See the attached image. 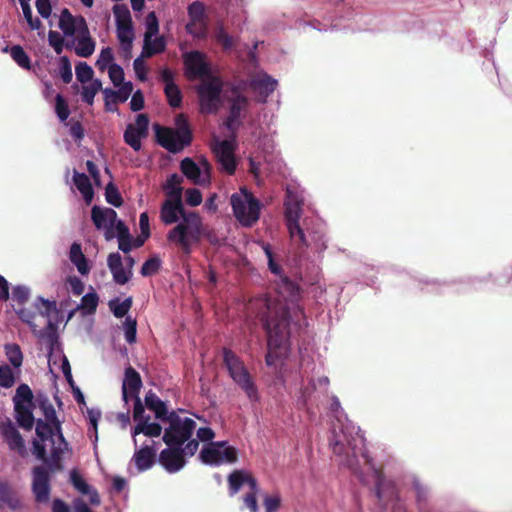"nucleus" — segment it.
I'll return each instance as SVG.
<instances>
[{"label": "nucleus", "instance_id": "f257e3e1", "mask_svg": "<svg viewBox=\"0 0 512 512\" xmlns=\"http://www.w3.org/2000/svg\"><path fill=\"white\" fill-rule=\"evenodd\" d=\"M175 199L168 198L161 207L160 218L167 224L178 223L167 234V239L175 243L183 253L190 254L192 244L198 243L203 233V223L200 215L196 212L186 213L179 191L174 193Z\"/></svg>", "mask_w": 512, "mask_h": 512}, {"label": "nucleus", "instance_id": "f03ea898", "mask_svg": "<svg viewBox=\"0 0 512 512\" xmlns=\"http://www.w3.org/2000/svg\"><path fill=\"white\" fill-rule=\"evenodd\" d=\"M267 313L262 315L260 321L267 334L268 352L265 357L266 364L273 366L278 358L277 350L289 338V321L287 307L283 304H266Z\"/></svg>", "mask_w": 512, "mask_h": 512}, {"label": "nucleus", "instance_id": "7ed1b4c3", "mask_svg": "<svg viewBox=\"0 0 512 512\" xmlns=\"http://www.w3.org/2000/svg\"><path fill=\"white\" fill-rule=\"evenodd\" d=\"M176 128L155 126L157 143L171 153H178L192 142V131L184 114L175 119Z\"/></svg>", "mask_w": 512, "mask_h": 512}, {"label": "nucleus", "instance_id": "20e7f679", "mask_svg": "<svg viewBox=\"0 0 512 512\" xmlns=\"http://www.w3.org/2000/svg\"><path fill=\"white\" fill-rule=\"evenodd\" d=\"M223 362L230 377L244 391L251 402L259 400L257 386L244 362L229 348H223Z\"/></svg>", "mask_w": 512, "mask_h": 512}, {"label": "nucleus", "instance_id": "39448f33", "mask_svg": "<svg viewBox=\"0 0 512 512\" xmlns=\"http://www.w3.org/2000/svg\"><path fill=\"white\" fill-rule=\"evenodd\" d=\"M287 198L288 199L284 203L286 226L291 239L297 244L300 252H304L308 248L309 243L306 239L304 229L299 223V219L302 214L303 202L297 199L296 196H292L290 190H287Z\"/></svg>", "mask_w": 512, "mask_h": 512}, {"label": "nucleus", "instance_id": "423d86ee", "mask_svg": "<svg viewBox=\"0 0 512 512\" xmlns=\"http://www.w3.org/2000/svg\"><path fill=\"white\" fill-rule=\"evenodd\" d=\"M164 422L169 426L164 430L162 440L169 447H182L191 438L196 428V422L193 419L181 418L176 411H171Z\"/></svg>", "mask_w": 512, "mask_h": 512}, {"label": "nucleus", "instance_id": "0eeeda50", "mask_svg": "<svg viewBox=\"0 0 512 512\" xmlns=\"http://www.w3.org/2000/svg\"><path fill=\"white\" fill-rule=\"evenodd\" d=\"M223 82L217 76L202 79L196 87L202 113L211 114L218 111L221 103Z\"/></svg>", "mask_w": 512, "mask_h": 512}, {"label": "nucleus", "instance_id": "6e6552de", "mask_svg": "<svg viewBox=\"0 0 512 512\" xmlns=\"http://www.w3.org/2000/svg\"><path fill=\"white\" fill-rule=\"evenodd\" d=\"M231 206L235 218L246 227H251L256 223L260 216V203L250 193L243 196L233 194L231 196Z\"/></svg>", "mask_w": 512, "mask_h": 512}, {"label": "nucleus", "instance_id": "1a4fd4ad", "mask_svg": "<svg viewBox=\"0 0 512 512\" xmlns=\"http://www.w3.org/2000/svg\"><path fill=\"white\" fill-rule=\"evenodd\" d=\"M241 91L240 85H231L230 90L226 91L225 99L229 103V115L224 125L231 131L237 130L240 126L242 112L248 108L249 100Z\"/></svg>", "mask_w": 512, "mask_h": 512}, {"label": "nucleus", "instance_id": "9d476101", "mask_svg": "<svg viewBox=\"0 0 512 512\" xmlns=\"http://www.w3.org/2000/svg\"><path fill=\"white\" fill-rule=\"evenodd\" d=\"M201 460L206 464L219 465L221 463H235L237 450L232 446H226L225 441L211 442L200 452Z\"/></svg>", "mask_w": 512, "mask_h": 512}, {"label": "nucleus", "instance_id": "9b49d317", "mask_svg": "<svg viewBox=\"0 0 512 512\" xmlns=\"http://www.w3.org/2000/svg\"><path fill=\"white\" fill-rule=\"evenodd\" d=\"M363 457L365 458V463L370 466L373 477L375 481V494L379 501H392L397 498V491L395 484L392 481H388L385 478L383 470L381 467H376L373 464L372 458L363 453Z\"/></svg>", "mask_w": 512, "mask_h": 512}, {"label": "nucleus", "instance_id": "f8f14e48", "mask_svg": "<svg viewBox=\"0 0 512 512\" xmlns=\"http://www.w3.org/2000/svg\"><path fill=\"white\" fill-rule=\"evenodd\" d=\"M149 117L145 113L138 114L134 124H128L124 134V142L134 151L138 152L142 148L141 140L148 136Z\"/></svg>", "mask_w": 512, "mask_h": 512}, {"label": "nucleus", "instance_id": "ddd939ff", "mask_svg": "<svg viewBox=\"0 0 512 512\" xmlns=\"http://www.w3.org/2000/svg\"><path fill=\"white\" fill-rule=\"evenodd\" d=\"M186 75L189 79H207L211 76V69L206 61V56L200 51H190L184 54Z\"/></svg>", "mask_w": 512, "mask_h": 512}, {"label": "nucleus", "instance_id": "4468645a", "mask_svg": "<svg viewBox=\"0 0 512 512\" xmlns=\"http://www.w3.org/2000/svg\"><path fill=\"white\" fill-rule=\"evenodd\" d=\"M212 151L221 166V170L228 175H233L237 168L234 144L229 140L216 141Z\"/></svg>", "mask_w": 512, "mask_h": 512}, {"label": "nucleus", "instance_id": "2eb2a0df", "mask_svg": "<svg viewBox=\"0 0 512 512\" xmlns=\"http://www.w3.org/2000/svg\"><path fill=\"white\" fill-rule=\"evenodd\" d=\"M51 473L50 468L44 466H36L33 468V481L32 491L35 496V500L39 503H46L50 497V480Z\"/></svg>", "mask_w": 512, "mask_h": 512}, {"label": "nucleus", "instance_id": "dca6fc26", "mask_svg": "<svg viewBox=\"0 0 512 512\" xmlns=\"http://www.w3.org/2000/svg\"><path fill=\"white\" fill-rule=\"evenodd\" d=\"M279 294L282 299L267 298L262 302V308L259 313V318H262L263 314L267 313L266 304L271 302L273 305L283 304L287 307L288 321L290 322L289 307L287 300L294 301L299 295V287L296 283L291 281L287 276H281L279 283Z\"/></svg>", "mask_w": 512, "mask_h": 512}, {"label": "nucleus", "instance_id": "f3484780", "mask_svg": "<svg viewBox=\"0 0 512 512\" xmlns=\"http://www.w3.org/2000/svg\"><path fill=\"white\" fill-rule=\"evenodd\" d=\"M67 447L68 446L65 447L61 443V441H59L58 446L53 445L51 450V456L50 458H48L44 444L36 440L33 441V453L36 455L38 459L48 464L52 472L62 469L61 459Z\"/></svg>", "mask_w": 512, "mask_h": 512}, {"label": "nucleus", "instance_id": "a211bd4d", "mask_svg": "<svg viewBox=\"0 0 512 512\" xmlns=\"http://www.w3.org/2000/svg\"><path fill=\"white\" fill-rule=\"evenodd\" d=\"M158 460L159 463L169 473L178 472L186 464L185 457L183 456L182 447L180 446H168V448L163 449L160 452Z\"/></svg>", "mask_w": 512, "mask_h": 512}, {"label": "nucleus", "instance_id": "6ab92c4d", "mask_svg": "<svg viewBox=\"0 0 512 512\" xmlns=\"http://www.w3.org/2000/svg\"><path fill=\"white\" fill-rule=\"evenodd\" d=\"M95 47L96 43L90 35L86 20L80 16L75 54L79 57L88 58L94 53Z\"/></svg>", "mask_w": 512, "mask_h": 512}, {"label": "nucleus", "instance_id": "aec40b11", "mask_svg": "<svg viewBox=\"0 0 512 512\" xmlns=\"http://www.w3.org/2000/svg\"><path fill=\"white\" fill-rule=\"evenodd\" d=\"M142 387V379L140 374L131 366L125 369L124 380L122 384V398L128 403L130 397L139 395Z\"/></svg>", "mask_w": 512, "mask_h": 512}, {"label": "nucleus", "instance_id": "412c9836", "mask_svg": "<svg viewBox=\"0 0 512 512\" xmlns=\"http://www.w3.org/2000/svg\"><path fill=\"white\" fill-rule=\"evenodd\" d=\"M107 265L112 273L113 280L119 285L126 284L133 275L132 271L124 269L122 257L118 252L110 253L108 255Z\"/></svg>", "mask_w": 512, "mask_h": 512}, {"label": "nucleus", "instance_id": "4be33fe9", "mask_svg": "<svg viewBox=\"0 0 512 512\" xmlns=\"http://www.w3.org/2000/svg\"><path fill=\"white\" fill-rule=\"evenodd\" d=\"M249 87L257 92L262 98L263 102L271 95L277 87V80L273 79L266 73L259 74L252 78L249 82Z\"/></svg>", "mask_w": 512, "mask_h": 512}, {"label": "nucleus", "instance_id": "5701e85b", "mask_svg": "<svg viewBox=\"0 0 512 512\" xmlns=\"http://www.w3.org/2000/svg\"><path fill=\"white\" fill-rule=\"evenodd\" d=\"M303 229L306 234V239L309 243V247H314L316 251H323L326 249L325 239H324V231L320 224L316 226H309V219L305 218L303 220Z\"/></svg>", "mask_w": 512, "mask_h": 512}, {"label": "nucleus", "instance_id": "b1692460", "mask_svg": "<svg viewBox=\"0 0 512 512\" xmlns=\"http://www.w3.org/2000/svg\"><path fill=\"white\" fill-rule=\"evenodd\" d=\"M91 219L97 230H102L104 227L114 225L117 219V213L112 208H101L97 205L91 209Z\"/></svg>", "mask_w": 512, "mask_h": 512}, {"label": "nucleus", "instance_id": "393cba45", "mask_svg": "<svg viewBox=\"0 0 512 512\" xmlns=\"http://www.w3.org/2000/svg\"><path fill=\"white\" fill-rule=\"evenodd\" d=\"M39 408L43 412V415L45 417V420L55 427L57 431V438L61 443L66 447L68 446V443L66 442L62 431H61V423L57 418L56 411L52 403L47 399H41L39 400Z\"/></svg>", "mask_w": 512, "mask_h": 512}, {"label": "nucleus", "instance_id": "a878e982", "mask_svg": "<svg viewBox=\"0 0 512 512\" xmlns=\"http://www.w3.org/2000/svg\"><path fill=\"white\" fill-rule=\"evenodd\" d=\"M2 435L11 450L17 451L22 456L25 454L24 440L12 423L3 428Z\"/></svg>", "mask_w": 512, "mask_h": 512}, {"label": "nucleus", "instance_id": "bb28decb", "mask_svg": "<svg viewBox=\"0 0 512 512\" xmlns=\"http://www.w3.org/2000/svg\"><path fill=\"white\" fill-rule=\"evenodd\" d=\"M133 459L140 472L146 471L155 463L156 450L151 446H144L134 453Z\"/></svg>", "mask_w": 512, "mask_h": 512}, {"label": "nucleus", "instance_id": "cd10ccee", "mask_svg": "<svg viewBox=\"0 0 512 512\" xmlns=\"http://www.w3.org/2000/svg\"><path fill=\"white\" fill-rule=\"evenodd\" d=\"M146 407L155 413V417L160 421H165L169 413L165 402H163L152 390L145 396Z\"/></svg>", "mask_w": 512, "mask_h": 512}, {"label": "nucleus", "instance_id": "c85d7f7f", "mask_svg": "<svg viewBox=\"0 0 512 512\" xmlns=\"http://www.w3.org/2000/svg\"><path fill=\"white\" fill-rule=\"evenodd\" d=\"M73 182L79 192L82 194L83 199L87 205L91 204L94 197V190L89 177L85 173H79L74 170Z\"/></svg>", "mask_w": 512, "mask_h": 512}, {"label": "nucleus", "instance_id": "c756f323", "mask_svg": "<svg viewBox=\"0 0 512 512\" xmlns=\"http://www.w3.org/2000/svg\"><path fill=\"white\" fill-rule=\"evenodd\" d=\"M180 170L193 183H206V179H201V168L195 163V161L192 158H184L180 162Z\"/></svg>", "mask_w": 512, "mask_h": 512}, {"label": "nucleus", "instance_id": "7c9ffc66", "mask_svg": "<svg viewBox=\"0 0 512 512\" xmlns=\"http://www.w3.org/2000/svg\"><path fill=\"white\" fill-rule=\"evenodd\" d=\"M59 28L63 31L65 36L72 37L76 33L78 34L79 18L76 19L69 9L64 8L60 15Z\"/></svg>", "mask_w": 512, "mask_h": 512}, {"label": "nucleus", "instance_id": "2f4dec72", "mask_svg": "<svg viewBox=\"0 0 512 512\" xmlns=\"http://www.w3.org/2000/svg\"><path fill=\"white\" fill-rule=\"evenodd\" d=\"M118 90H112L110 88H105L102 90L104 96L106 98H112L113 104H117L118 102H126L129 96L133 92V84L132 82H126L122 85L118 86Z\"/></svg>", "mask_w": 512, "mask_h": 512}, {"label": "nucleus", "instance_id": "473e14b6", "mask_svg": "<svg viewBox=\"0 0 512 512\" xmlns=\"http://www.w3.org/2000/svg\"><path fill=\"white\" fill-rule=\"evenodd\" d=\"M14 410L16 413V420L19 426L26 430L32 429L34 424V416L31 410V406L22 405L16 402Z\"/></svg>", "mask_w": 512, "mask_h": 512}, {"label": "nucleus", "instance_id": "72a5a7b5", "mask_svg": "<svg viewBox=\"0 0 512 512\" xmlns=\"http://www.w3.org/2000/svg\"><path fill=\"white\" fill-rule=\"evenodd\" d=\"M330 446L336 455L347 454V447L351 446V440L343 429H341L339 433L334 429L333 438L330 440Z\"/></svg>", "mask_w": 512, "mask_h": 512}, {"label": "nucleus", "instance_id": "f704fd0d", "mask_svg": "<svg viewBox=\"0 0 512 512\" xmlns=\"http://www.w3.org/2000/svg\"><path fill=\"white\" fill-rule=\"evenodd\" d=\"M150 416H146L144 420L134 427L133 435L143 433L148 437H159L162 433V426L158 423H150Z\"/></svg>", "mask_w": 512, "mask_h": 512}, {"label": "nucleus", "instance_id": "c9c22d12", "mask_svg": "<svg viewBox=\"0 0 512 512\" xmlns=\"http://www.w3.org/2000/svg\"><path fill=\"white\" fill-rule=\"evenodd\" d=\"M0 501L15 510L20 507L16 493L8 483L0 482Z\"/></svg>", "mask_w": 512, "mask_h": 512}, {"label": "nucleus", "instance_id": "e433bc0d", "mask_svg": "<svg viewBox=\"0 0 512 512\" xmlns=\"http://www.w3.org/2000/svg\"><path fill=\"white\" fill-rule=\"evenodd\" d=\"M113 13L116 20L117 28H122L123 26L129 27L132 26V18L130 11L125 4H116L113 7Z\"/></svg>", "mask_w": 512, "mask_h": 512}, {"label": "nucleus", "instance_id": "4c0bfd02", "mask_svg": "<svg viewBox=\"0 0 512 512\" xmlns=\"http://www.w3.org/2000/svg\"><path fill=\"white\" fill-rule=\"evenodd\" d=\"M249 473L243 470H234L228 476L229 492L230 495L238 493L243 484L247 483Z\"/></svg>", "mask_w": 512, "mask_h": 512}, {"label": "nucleus", "instance_id": "58836bf2", "mask_svg": "<svg viewBox=\"0 0 512 512\" xmlns=\"http://www.w3.org/2000/svg\"><path fill=\"white\" fill-rule=\"evenodd\" d=\"M102 90L100 79L93 80L89 85H83L81 91L82 101L88 105H93L96 94Z\"/></svg>", "mask_w": 512, "mask_h": 512}, {"label": "nucleus", "instance_id": "ea45409f", "mask_svg": "<svg viewBox=\"0 0 512 512\" xmlns=\"http://www.w3.org/2000/svg\"><path fill=\"white\" fill-rule=\"evenodd\" d=\"M5 354L14 368L19 369L22 366L23 354L18 344H6Z\"/></svg>", "mask_w": 512, "mask_h": 512}, {"label": "nucleus", "instance_id": "a19ab883", "mask_svg": "<svg viewBox=\"0 0 512 512\" xmlns=\"http://www.w3.org/2000/svg\"><path fill=\"white\" fill-rule=\"evenodd\" d=\"M187 32L192 36L203 39L208 34V25L206 20H189L186 25Z\"/></svg>", "mask_w": 512, "mask_h": 512}, {"label": "nucleus", "instance_id": "79ce46f5", "mask_svg": "<svg viewBox=\"0 0 512 512\" xmlns=\"http://www.w3.org/2000/svg\"><path fill=\"white\" fill-rule=\"evenodd\" d=\"M36 434L42 441L50 439L52 441L53 445H55L53 436L55 434L57 435V431H56L55 427L53 426V424H51L47 421L44 422L41 419H39L36 423Z\"/></svg>", "mask_w": 512, "mask_h": 512}, {"label": "nucleus", "instance_id": "37998d69", "mask_svg": "<svg viewBox=\"0 0 512 512\" xmlns=\"http://www.w3.org/2000/svg\"><path fill=\"white\" fill-rule=\"evenodd\" d=\"M10 56L21 68L28 70L31 68L30 58L20 45H14L11 47Z\"/></svg>", "mask_w": 512, "mask_h": 512}, {"label": "nucleus", "instance_id": "c03bdc74", "mask_svg": "<svg viewBox=\"0 0 512 512\" xmlns=\"http://www.w3.org/2000/svg\"><path fill=\"white\" fill-rule=\"evenodd\" d=\"M33 401V393L30 387L27 384H20L17 389L15 396L13 397L14 406H16V402L22 405L32 406Z\"/></svg>", "mask_w": 512, "mask_h": 512}, {"label": "nucleus", "instance_id": "a18cd8bd", "mask_svg": "<svg viewBox=\"0 0 512 512\" xmlns=\"http://www.w3.org/2000/svg\"><path fill=\"white\" fill-rule=\"evenodd\" d=\"M132 307V298L128 297L124 301L119 302V299H113L109 302V308L116 318L124 317Z\"/></svg>", "mask_w": 512, "mask_h": 512}, {"label": "nucleus", "instance_id": "49530a36", "mask_svg": "<svg viewBox=\"0 0 512 512\" xmlns=\"http://www.w3.org/2000/svg\"><path fill=\"white\" fill-rule=\"evenodd\" d=\"M165 95L172 108H179L182 104V93L176 84L165 85Z\"/></svg>", "mask_w": 512, "mask_h": 512}, {"label": "nucleus", "instance_id": "de8ad7c7", "mask_svg": "<svg viewBox=\"0 0 512 512\" xmlns=\"http://www.w3.org/2000/svg\"><path fill=\"white\" fill-rule=\"evenodd\" d=\"M75 73L77 80L82 83L86 84L88 82H92L94 79V71L90 65H88L86 62H79L75 66Z\"/></svg>", "mask_w": 512, "mask_h": 512}, {"label": "nucleus", "instance_id": "09e8293b", "mask_svg": "<svg viewBox=\"0 0 512 512\" xmlns=\"http://www.w3.org/2000/svg\"><path fill=\"white\" fill-rule=\"evenodd\" d=\"M105 199L109 204L117 208L123 204V198L119 189L112 181H110L105 187Z\"/></svg>", "mask_w": 512, "mask_h": 512}, {"label": "nucleus", "instance_id": "8fccbe9b", "mask_svg": "<svg viewBox=\"0 0 512 512\" xmlns=\"http://www.w3.org/2000/svg\"><path fill=\"white\" fill-rule=\"evenodd\" d=\"M183 182V179L178 174H172L166 181L165 189L166 194L168 198L175 199V194L177 191H179L180 199H182V187L181 184Z\"/></svg>", "mask_w": 512, "mask_h": 512}, {"label": "nucleus", "instance_id": "3c124183", "mask_svg": "<svg viewBox=\"0 0 512 512\" xmlns=\"http://www.w3.org/2000/svg\"><path fill=\"white\" fill-rule=\"evenodd\" d=\"M16 382L15 374L8 364L0 365V387L9 389Z\"/></svg>", "mask_w": 512, "mask_h": 512}, {"label": "nucleus", "instance_id": "603ef678", "mask_svg": "<svg viewBox=\"0 0 512 512\" xmlns=\"http://www.w3.org/2000/svg\"><path fill=\"white\" fill-rule=\"evenodd\" d=\"M161 264V259L158 256H153L143 263L140 273L144 277L155 275L160 270Z\"/></svg>", "mask_w": 512, "mask_h": 512}, {"label": "nucleus", "instance_id": "864d4df0", "mask_svg": "<svg viewBox=\"0 0 512 512\" xmlns=\"http://www.w3.org/2000/svg\"><path fill=\"white\" fill-rule=\"evenodd\" d=\"M165 50V42L163 38H156L153 42H144L142 55L144 57H152L157 53H161Z\"/></svg>", "mask_w": 512, "mask_h": 512}, {"label": "nucleus", "instance_id": "5fc2aeb1", "mask_svg": "<svg viewBox=\"0 0 512 512\" xmlns=\"http://www.w3.org/2000/svg\"><path fill=\"white\" fill-rule=\"evenodd\" d=\"M35 307L39 311V314L44 317H49L52 312L57 311L56 301H50L43 297H38L35 302Z\"/></svg>", "mask_w": 512, "mask_h": 512}, {"label": "nucleus", "instance_id": "6e6d98bb", "mask_svg": "<svg viewBox=\"0 0 512 512\" xmlns=\"http://www.w3.org/2000/svg\"><path fill=\"white\" fill-rule=\"evenodd\" d=\"M146 32L144 35V42L148 43L151 38L156 35L159 31V24L157 17L154 12H150L146 17Z\"/></svg>", "mask_w": 512, "mask_h": 512}, {"label": "nucleus", "instance_id": "4d7b16f0", "mask_svg": "<svg viewBox=\"0 0 512 512\" xmlns=\"http://www.w3.org/2000/svg\"><path fill=\"white\" fill-rule=\"evenodd\" d=\"M30 0H19L24 17L32 30H37L41 27L42 23L38 18H33L32 9L29 4Z\"/></svg>", "mask_w": 512, "mask_h": 512}, {"label": "nucleus", "instance_id": "13d9d810", "mask_svg": "<svg viewBox=\"0 0 512 512\" xmlns=\"http://www.w3.org/2000/svg\"><path fill=\"white\" fill-rule=\"evenodd\" d=\"M124 335H125V340L129 344H133L136 342L137 322L135 319L131 318L130 316L126 317V319L124 321Z\"/></svg>", "mask_w": 512, "mask_h": 512}, {"label": "nucleus", "instance_id": "bf43d9fd", "mask_svg": "<svg viewBox=\"0 0 512 512\" xmlns=\"http://www.w3.org/2000/svg\"><path fill=\"white\" fill-rule=\"evenodd\" d=\"M55 113L61 121H66L70 115V109L67 101L61 94L55 97Z\"/></svg>", "mask_w": 512, "mask_h": 512}, {"label": "nucleus", "instance_id": "052dcab7", "mask_svg": "<svg viewBox=\"0 0 512 512\" xmlns=\"http://www.w3.org/2000/svg\"><path fill=\"white\" fill-rule=\"evenodd\" d=\"M113 60L114 55L112 49L110 47L103 48L96 61V67L103 72L112 64Z\"/></svg>", "mask_w": 512, "mask_h": 512}, {"label": "nucleus", "instance_id": "680f3d73", "mask_svg": "<svg viewBox=\"0 0 512 512\" xmlns=\"http://www.w3.org/2000/svg\"><path fill=\"white\" fill-rule=\"evenodd\" d=\"M98 302L99 297L95 292L87 293L82 297L80 307L86 310L88 314H92L96 311Z\"/></svg>", "mask_w": 512, "mask_h": 512}, {"label": "nucleus", "instance_id": "e2e57ef3", "mask_svg": "<svg viewBox=\"0 0 512 512\" xmlns=\"http://www.w3.org/2000/svg\"><path fill=\"white\" fill-rule=\"evenodd\" d=\"M70 481L75 489H77L80 493L87 495L90 493V486L87 482L82 478V476L76 471L72 470L70 473Z\"/></svg>", "mask_w": 512, "mask_h": 512}, {"label": "nucleus", "instance_id": "0e129e2a", "mask_svg": "<svg viewBox=\"0 0 512 512\" xmlns=\"http://www.w3.org/2000/svg\"><path fill=\"white\" fill-rule=\"evenodd\" d=\"M108 74H109V78H110L111 82L114 84V86H120L123 83H125L124 82V70L120 65H118L116 63H112L108 67Z\"/></svg>", "mask_w": 512, "mask_h": 512}, {"label": "nucleus", "instance_id": "69168bd1", "mask_svg": "<svg viewBox=\"0 0 512 512\" xmlns=\"http://www.w3.org/2000/svg\"><path fill=\"white\" fill-rule=\"evenodd\" d=\"M59 74H60L62 81L65 84H69L72 81V77H73L72 68H71L70 60L67 56H62L60 58Z\"/></svg>", "mask_w": 512, "mask_h": 512}, {"label": "nucleus", "instance_id": "338daca9", "mask_svg": "<svg viewBox=\"0 0 512 512\" xmlns=\"http://www.w3.org/2000/svg\"><path fill=\"white\" fill-rule=\"evenodd\" d=\"M265 512H277L281 507V497L279 493L265 495L263 499Z\"/></svg>", "mask_w": 512, "mask_h": 512}, {"label": "nucleus", "instance_id": "774afa93", "mask_svg": "<svg viewBox=\"0 0 512 512\" xmlns=\"http://www.w3.org/2000/svg\"><path fill=\"white\" fill-rule=\"evenodd\" d=\"M216 41L221 44L224 50H230L234 46V39L220 26L215 32Z\"/></svg>", "mask_w": 512, "mask_h": 512}]
</instances>
